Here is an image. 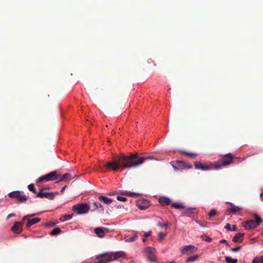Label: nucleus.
<instances>
[{
    "mask_svg": "<svg viewBox=\"0 0 263 263\" xmlns=\"http://www.w3.org/2000/svg\"><path fill=\"white\" fill-rule=\"evenodd\" d=\"M201 237L202 238L203 240H204L205 241H208L209 242H211L212 240L211 238L206 235L202 236Z\"/></svg>",
    "mask_w": 263,
    "mask_h": 263,
    "instance_id": "nucleus-37",
    "label": "nucleus"
},
{
    "mask_svg": "<svg viewBox=\"0 0 263 263\" xmlns=\"http://www.w3.org/2000/svg\"><path fill=\"white\" fill-rule=\"evenodd\" d=\"M169 263H176V262H175V261H171V262H169Z\"/></svg>",
    "mask_w": 263,
    "mask_h": 263,
    "instance_id": "nucleus-54",
    "label": "nucleus"
},
{
    "mask_svg": "<svg viewBox=\"0 0 263 263\" xmlns=\"http://www.w3.org/2000/svg\"><path fill=\"white\" fill-rule=\"evenodd\" d=\"M236 157L233 156L232 154L229 153L224 155L222 158L214 162V169L218 170L221 166H226L233 162V160Z\"/></svg>",
    "mask_w": 263,
    "mask_h": 263,
    "instance_id": "nucleus-3",
    "label": "nucleus"
},
{
    "mask_svg": "<svg viewBox=\"0 0 263 263\" xmlns=\"http://www.w3.org/2000/svg\"><path fill=\"white\" fill-rule=\"evenodd\" d=\"M59 181H68L71 180V175L68 173H66L62 176L60 175V178L58 179Z\"/></svg>",
    "mask_w": 263,
    "mask_h": 263,
    "instance_id": "nucleus-22",
    "label": "nucleus"
},
{
    "mask_svg": "<svg viewBox=\"0 0 263 263\" xmlns=\"http://www.w3.org/2000/svg\"><path fill=\"white\" fill-rule=\"evenodd\" d=\"M147 160H156L153 156L139 157L137 154L129 155L120 154L113 157L111 161L104 164V166H100V171L105 173L107 171L116 172L126 168L136 167Z\"/></svg>",
    "mask_w": 263,
    "mask_h": 263,
    "instance_id": "nucleus-1",
    "label": "nucleus"
},
{
    "mask_svg": "<svg viewBox=\"0 0 263 263\" xmlns=\"http://www.w3.org/2000/svg\"><path fill=\"white\" fill-rule=\"evenodd\" d=\"M197 249V248L193 245H187L181 249V252L182 254L190 255L191 253L196 252Z\"/></svg>",
    "mask_w": 263,
    "mask_h": 263,
    "instance_id": "nucleus-12",
    "label": "nucleus"
},
{
    "mask_svg": "<svg viewBox=\"0 0 263 263\" xmlns=\"http://www.w3.org/2000/svg\"><path fill=\"white\" fill-rule=\"evenodd\" d=\"M121 194L122 195H126V196H131V197H138V196H140V194L139 193L129 192L127 191H124L121 192Z\"/></svg>",
    "mask_w": 263,
    "mask_h": 263,
    "instance_id": "nucleus-21",
    "label": "nucleus"
},
{
    "mask_svg": "<svg viewBox=\"0 0 263 263\" xmlns=\"http://www.w3.org/2000/svg\"><path fill=\"white\" fill-rule=\"evenodd\" d=\"M172 207L177 209H183L184 206L180 203H173L171 204Z\"/></svg>",
    "mask_w": 263,
    "mask_h": 263,
    "instance_id": "nucleus-28",
    "label": "nucleus"
},
{
    "mask_svg": "<svg viewBox=\"0 0 263 263\" xmlns=\"http://www.w3.org/2000/svg\"><path fill=\"white\" fill-rule=\"evenodd\" d=\"M72 216H73V214L65 215L60 218V220L62 222H64V221H67V220H70V219L72 218Z\"/></svg>",
    "mask_w": 263,
    "mask_h": 263,
    "instance_id": "nucleus-26",
    "label": "nucleus"
},
{
    "mask_svg": "<svg viewBox=\"0 0 263 263\" xmlns=\"http://www.w3.org/2000/svg\"><path fill=\"white\" fill-rule=\"evenodd\" d=\"M98 199L100 201L103 202L106 204H110L112 202V200L111 198L103 196H99Z\"/></svg>",
    "mask_w": 263,
    "mask_h": 263,
    "instance_id": "nucleus-19",
    "label": "nucleus"
},
{
    "mask_svg": "<svg viewBox=\"0 0 263 263\" xmlns=\"http://www.w3.org/2000/svg\"><path fill=\"white\" fill-rule=\"evenodd\" d=\"M61 232V230L59 228H57L53 229L50 233L49 234L50 235L53 236L57 234H59Z\"/></svg>",
    "mask_w": 263,
    "mask_h": 263,
    "instance_id": "nucleus-29",
    "label": "nucleus"
},
{
    "mask_svg": "<svg viewBox=\"0 0 263 263\" xmlns=\"http://www.w3.org/2000/svg\"><path fill=\"white\" fill-rule=\"evenodd\" d=\"M15 215L13 213H12V214H10L8 216H7V219H9L10 217H12L13 216H15Z\"/></svg>",
    "mask_w": 263,
    "mask_h": 263,
    "instance_id": "nucleus-46",
    "label": "nucleus"
},
{
    "mask_svg": "<svg viewBox=\"0 0 263 263\" xmlns=\"http://www.w3.org/2000/svg\"><path fill=\"white\" fill-rule=\"evenodd\" d=\"M117 200L120 201H126L127 200V198L124 197L122 196H118L117 198Z\"/></svg>",
    "mask_w": 263,
    "mask_h": 263,
    "instance_id": "nucleus-40",
    "label": "nucleus"
},
{
    "mask_svg": "<svg viewBox=\"0 0 263 263\" xmlns=\"http://www.w3.org/2000/svg\"><path fill=\"white\" fill-rule=\"evenodd\" d=\"M261 260V256L256 257L252 261V263H260Z\"/></svg>",
    "mask_w": 263,
    "mask_h": 263,
    "instance_id": "nucleus-38",
    "label": "nucleus"
},
{
    "mask_svg": "<svg viewBox=\"0 0 263 263\" xmlns=\"http://www.w3.org/2000/svg\"><path fill=\"white\" fill-rule=\"evenodd\" d=\"M28 190H29L30 191H31V192H32L34 194H35L36 195V197H37V193H38V192H37L35 190L34 184H33V183L30 184L28 186Z\"/></svg>",
    "mask_w": 263,
    "mask_h": 263,
    "instance_id": "nucleus-34",
    "label": "nucleus"
},
{
    "mask_svg": "<svg viewBox=\"0 0 263 263\" xmlns=\"http://www.w3.org/2000/svg\"><path fill=\"white\" fill-rule=\"evenodd\" d=\"M152 233V232L151 231H149L147 232H145L144 233V236L145 237H147L150 236L151 235Z\"/></svg>",
    "mask_w": 263,
    "mask_h": 263,
    "instance_id": "nucleus-43",
    "label": "nucleus"
},
{
    "mask_svg": "<svg viewBox=\"0 0 263 263\" xmlns=\"http://www.w3.org/2000/svg\"><path fill=\"white\" fill-rule=\"evenodd\" d=\"M146 253L147 254V258L149 261L153 262L156 260V258L155 253V249L151 247H148L146 249Z\"/></svg>",
    "mask_w": 263,
    "mask_h": 263,
    "instance_id": "nucleus-11",
    "label": "nucleus"
},
{
    "mask_svg": "<svg viewBox=\"0 0 263 263\" xmlns=\"http://www.w3.org/2000/svg\"><path fill=\"white\" fill-rule=\"evenodd\" d=\"M146 238H144L142 239V241H143V242H145V241H146Z\"/></svg>",
    "mask_w": 263,
    "mask_h": 263,
    "instance_id": "nucleus-51",
    "label": "nucleus"
},
{
    "mask_svg": "<svg viewBox=\"0 0 263 263\" xmlns=\"http://www.w3.org/2000/svg\"><path fill=\"white\" fill-rule=\"evenodd\" d=\"M260 197H261V198H262V197H263V193H261V194H260Z\"/></svg>",
    "mask_w": 263,
    "mask_h": 263,
    "instance_id": "nucleus-53",
    "label": "nucleus"
},
{
    "mask_svg": "<svg viewBox=\"0 0 263 263\" xmlns=\"http://www.w3.org/2000/svg\"><path fill=\"white\" fill-rule=\"evenodd\" d=\"M220 243H225L227 246H229L228 243L227 242V241L225 239H222L220 241Z\"/></svg>",
    "mask_w": 263,
    "mask_h": 263,
    "instance_id": "nucleus-44",
    "label": "nucleus"
},
{
    "mask_svg": "<svg viewBox=\"0 0 263 263\" xmlns=\"http://www.w3.org/2000/svg\"><path fill=\"white\" fill-rule=\"evenodd\" d=\"M168 223L166 222V223H164V224H159V225L161 227H167L168 226Z\"/></svg>",
    "mask_w": 263,
    "mask_h": 263,
    "instance_id": "nucleus-45",
    "label": "nucleus"
},
{
    "mask_svg": "<svg viewBox=\"0 0 263 263\" xmlns=\"http://www.w3.org/2000/svg\"><path fill=\"white\" fill-rule=\"evenodd\" d=\"M66 185L64 186L62 189V190H61V193L62 194H63V193H64V190H65V189H66Z\"/></svg>",
    "mask_w": 263,
    "mask_h": 263,
    "instance_id": "nucleus-47",
    "label": "nucleus"
},
{
    "mask_svg": "<svg viewBox=\"0 0 263 263\" xmlns=\"http://www.w3.org/2000/svg\"><path fill=\"white\" fill-rule=\"evenodd\" d=\"M73 211L78 214H84L87 213L90 210V206L86 203H80L74 205L72 207Z\"/></svg>",
    "mask_w": 263,
    "mask_h": 263,
    "instance_id": "nucleus-6",
    "label": "nucleus"
},
{
    "mask_svg": "<svg viewBox=\"0 0 263 263\" xmlns=\"http://www.w3.org/2000/svg\"><path fill=\"white\" fill-rule=\"evenodd\" d=\"M180 152L182 153V154H184L186 155H188L189 156L191 157H196L197 156V154H195V153H187V152H184V151H180Z\"/></svg>",
    "mask_w": 263,
    "mask_h": 263,
    "instance_id": "nucleus-35",
    "label": "nucleus"
},
{
    "mask_svg": "<svg viewBox=\"0 0 263 263\" xmlns=\"http://www.w3.org/2000/svg\"><path fill=\"white\" fill-rule=\"evenodd\" d=\"M243 236L244 233H236L233 238V241L235 242H241L243 239Z\"/></svg>",
    "mask_w": 263,
    "mask_h": 263,
    "instance_id": "nucleus-18",
    "label": "nucleus"
},
{
    "mask_svg": "<svg viewBox=\"0 0 263 263\" xmlns=\"http://www.w3.org/2000/svg\"><path fill=\"white\" fill-rule=\"evenodd\" d=\"M56 224H57V222H55L50 221V222H48L47 223H46V225L48 226L53 227Z\"/></svg>",
    "mask_w": 263,
    "mask_h": 263,
    "instance_id": "nucleus-42",
    "label": "nucleus"
},
{
    "mask_svg": "<svg viewBox=\"0 0 263 263\" xmlns=\"http://www.w3.org/2000/svg\"><path fill=\"white\" fill-rule=\"evenodd\" d=\"M150 205V202L145 199H139L137 201V206L141 210L148 209Z\"/></svg>",
    "mask_w": 263,
    "mask_h": 263,
    "instance_id": "nucleus-10",
    "label": "nucleus"
},
{
    "mask_svg": "<svg viewBox=\"0 0 263 263\" xmlns=\"http://www.w3.org/2000/svg\"><path fill=\"white\" fill-rule=\"evenodd\" d=\"M44 189V190H50V188L49 187H45Z\"/></svg>",
    "mask_w": 263,
    "mask_h": 263,
    "instance_id": "nucleus-50",
    "label": "nucleus"
},
{
    "mask_svg": "<svg viewBox=\"0 0 263 263\" xmlns=\"http://www.w3.org/2000/svg\"><path fill=\"white\" fill-rule=\"evenodd\" d=\"M254 217L255 221L249 220L245 222L243 227L246 229L249 230L256 228L261 222V219L257 214H254Z\"/></svg>",
    "mask_w": 263,
    "mask_h": 263,
    "instance_id": "nucleus-4",
    "label": "nucleus"
},
{
    "mask_svg": "<svg viewBox=\"0 0 263 263\" xmlns=\"http://www.w3.org/2000/svg\"><path fill=\"white\" fill-rule=\"evenodd\" d=\"M125 254L122 251L115 253L108 252L101 254L96 256V258L99 261L97 263H107L118 258L124 257Z\"/></svg>",
    "mask_w": 263,
    "mask_h": 263,
    "instance_id": "nucleus-2",
    "label": "nucleus"
},
{
    "mask_svg": "<svg viewBox=\"0 0 263 263\" xmlns=\"http://www.w3.org/2000/svg\"><path fill=\"white\" fill-rule=\"evenodd\" d=\"M197 223L200 225V226H201V227H204V226H203V225L202 223H200V222H197Z\"/></svg>",
    "mask_w": 263,
    "mask_h": 263,
    "instance_id": "nucleus-49",
    "label": "nucleus"
},
{
    "mask_svg": "<svg viewBox=\"0 0 263 263\" xmlns=\"http://www.w3.org/2000/svg\"><path fill=\"white\" fill-rule=\"evenodd\" d=\"M176 165H177L179 170H184V169H190L192 168V166L190 164H189L183 161H176Z\"/></svg>",
    "mask_w": 263,
    "mask_h": 263,
    "instance_id": "nucleus-16",
    "label": "nucleus"
},
{
    "mask_svg": "<svg viewBox=\"0 0 263 263\" xmlns=\"http://www.w3.org/2000/svg\"><path fill=\"white\" fill-rule=\"evenodd\" d=\"M28 197L25 195H21L17 198V200L19 202L25 203L28 200Z\"/></svg>",
    "mask_w": 263,
    "mask_h": 263,
    "instance_id": "nucleus-27",
    "label": "nucleus"
},
{
    "mask_svg": "<svg viewBox=\"0 0 263 263\" xmlns=\"http://www.w3.org/2000/svg\"><path fill=\"white\" fill-rule=\"evenodd\" d=\"M241 248V246H238L235 248H231V251L233 252H236L239 251Z\"/></svg>",
    "mask_w": 263,
    "mask_h": 263,
    "instance_id": "nucleus-39",
    "label": "nucleus"
},
{
    "mask_svg": "<svg viewBox=\"0 0 263 263\" xmlns=\"http://www.w3.org/2000/svg\"><path fill=\"white\" fill-rule=\"evenodd\" d=\"M21 195V191H16L10 192L8 194V196L9 197L12 198H18V197Z\"/></svg>",
    "mask_w": 263,
    "mask_h": 263,
    "instance_id": "nucleus-23",
    "label": "nucleus"
},
{
    "mask_svg": "<svg viewBox=\"0 0 263 263\" xmlns=\"http://www.w3.org/2000/svg\"><path fill=\"white\" fill-rule=\"evenodd\" d=\"M23 222H16L11 230L14 233L20 234L22 231Z\"/></svg>",
    "mask_w": 263,
    "mask_h": 263,
    "instance_id": "nucleus-14",
    "label": "nucleus"
},
{
    "mask_svg": "<svg viewBox=\"0 0 263 263\" xmlns=\"http://www.w3.org/2000/svg\"><path fill=\"white\" fill-rule=\"evenodd\" d=\"M230 205L232 206L231 208L230 209V210L233 213H235L238 211H239L241 210V208H240L238 206H236L235 205H233L232 203H230Z\"/></svg>",
    "mask_w": 263,
    "mask_h": 263,
    "instance_id": "nucleus-32",
    "label": "nucleus"
},
{
    "mask_svg": "<svg viewBox=\"0 0 263 263\" xmlns=\"http://www.w3.org/2000/svg\"><path fill=\"white\" fill-rule=\"evenodd\" d=\"M225 260L227 263H237L238 261L237 259H232L231 257H226Z\"/></svg>",
    "mask_w": 263,
    "mask_h": 263,
    "instance_id": "nucleus-33",
    "label": "nucleus"
},
{
    "mask_svg": "<svg viewBox=\"0 0 263 263\" xmlns=\"http://www.w3.org/2000/svg\"><path fill=\"white\" fill-rule=\"evenodd\" d=\"M199 258L198 255L192 256L188 257L186 260L187 262H192L196 260Z\"/></svg>",
    "mask_w": 263,
    "mask_h": 263,
    "instance_id": "nucleus-31",
    "label": "nucleus"
},
{
    "mask_svg": "<svg viewBox=\"0 0 263 263\" xmlns=\"http://www.w3.org/2000/svg\"><path fill=\"white\" fill-rule=\"evenodd\" d=\"M40 214V213H39L37 214H29V215L25 216L23 218V221L27 220V222L26 224V227L27 228H29L31 226H32V225L40 222L41 221V219L39 218H34L31 219H30V217H33L36 215H39Z\"/></svg>",
    "mask_w": 263,
    "mask_h": 263,
    "instance_id": "nucleus-7",
    "label": "nucleus"
},
{
    "mask_svg": "<svg viewBox=\"0 0 263 263\" xmlns=\"http://www.w3.org/2000/svg\"><path fill=\"white\" fill-rule=\"evenodd\" d=\"M224 228L226 229L228 231H236L237 230V228L236 225H232V228L231 226V224L229 223H227L224 227Z\"/></svg>",
    "mask_w": 263,
    "mask_h": 263,
    "instance_id": "nucleus-25",
    "label": "nucleus"
},
{
    "mask_svg": "<svg viewBox=\"0 0 263 263\" xmlns=\"http://www.w3.org/2000/svg\"><path fill=\"white\" fill-rule=\"evenodd\" d=\"M183 210L184 213L188 215L194 214L195 213H196V209L194 208H186L184 206Z\"/></svg>",
    "mask_w": 263,
    "mask_h": 263,
    "instance_id": "nucleus-20",
    "label": "nucleus"
},
{
    "mask_svg": "<svg viewBox=\"0 0 263 263\" xmlns=\"http://www.w3.org/2000/svg\"><path fill=\"white\" fill-rule=\"evenodd\" d=\"M165 236H166V234L163 233L162 232H159L158 234L159 240L161 241L162 239H163L165 237Z\"/></svg>",
    "mask_w": 263,
    "mask_h": 263,
    "instance_id": "nucleus-36",
    "label": "nucleus"
},
{
    "mask_svg": "<svg viewBox=\"0 0 263 263\" xmlns=\"http://www.w3.org/2000/svg\"><path fill=\"white\" fill-rule=\"evenodd\" d=\"M159 202L163 206L168 205L171 204V199L168 197L162 196L159 198Z\"/></svg>",
    "mask_w": 263,
    "mask_h": 263,
    "instance_id": "nucleus-17",
    "label": "nucleus"
},
{
    "mask_svg": "<svg viewBox=\"0 0 263 263\" xmlns=\"http://www.w3.org/2000/svg\"><path fill=\"white\" fill-rule=\"evenodd\" d=\"M53 193L54 194V195H58V194H59V193H58V192H55V193Z\"/></svg>",
    "mask_w": 263,
    "mask_h": 263,
    "instance_id": "nucleus-52",
    "label": "nucleus"
},
{
    "mask_svg": "<svg viewBox=\"0 0 263 263\" xmlns=\"http://www.w3.org/2000/svg\"><path fill=\"white\" fill-rule=\"evenodd\" d=\"M92 211L98 210L99 212L102 214L104 213V210L102 205L98 202H93L92 205Z\"/></svg>",
    "mask_w": 263,
    "mask_h": 263,
    "instance_id": "nucleus-15",
    "label": "nucleus"
},
{
    "mask_svg": "<svg viewBox=\"0 0 263 263\" xmlns=\"http://www.w3.org/2000/svg\"><path fill=\"white\" fill-rule=\"evenodd\" d=\"M172 167H173L174 170L175 171H177L178 170H179V168L178 167V166L176 165V163L174 164V163L173 162H172L171 163Z\"/></svg>",
    "mask_w": 263,
    "mask_h": 263,
    "instance_id": "nucleus-41",
    "label": "nucleus"
},
{
    "mask_svg": "<svg viewBox=\"0 0 263 263\" xmlns=\"http://www.w3.org/2000/svg\"><path fill=\"white\" fill-rule=\"evenodd\" d=\"M60 178V175L58 174L57 171H52L45 175L39 178L36 182H41L44 181H49L58 180Z\"/></svg>",
    "mask_w": 263,
    "mask_h": 263,
    "instance_id": "nucleus-5",
    "label": "nucleus"
},
{
    "mask_svg": "<svg viewBox=\"0 0 263 263\" xmlns=\"http://www.w3.org/2000/svg\"><path fill=\"white\" fill-rule=\"evenodd\" d=\"M108 232L109 231L108 229L103 227H97L94 229L95 233L100 238L103 237L105 234Z\"/></svg>",
    "mask_w": 263,
    "mask_h": 263,
    "instance_id": "nucleus-13",
    "label": "nucleus"
},
{
    "mask_svg": "<svg viewBox=\"0 0 263 263\" xmlns=\"http://www.w3.org/2000/svg\"><path fill=\"white\" fill-rule=\"evenodd\" d=\"M194 166L196 169L201 170L203 171L214 168V163H212L206 164L201 162L195 161L194 162Z\"/></svg>",
    "mask_w": 263,
    "mask_h": 263,
    "instance_id": "nucleus-8",
    "label": "nucleus"
},
{
    "mask_svg": "<svg viewBox=\"0 0 263 263\" xmlns=\"http://www.w3.org/2000/svg\"><path fill=\"white\" fill-rule=\"evenodd\" d=\"M260 263H263V256H261V260Z\"/></svg>",
    "mask_w": 263,
    "mask_h": 263,
    "instance_id": "nucleus-48",
    "label": "nucleus"
},
{
    "mask_svg": "<svg viewBox=\"0 0 263 263\" xmlns=\"http://www.w3.org/2000/svg\"><path fill=\"white\" fill-rule=\"evenodd\" d=\"M44 189H40L39 192L37 194V197L43 198L45 197L49 200H52L54 198V194L53 193H47L45 192Z\"/></svg>",
    "mask_w": 263,
    "mask_h": 263,
    "instance_id": "nucleus-9",
    "label": "nucleus"
},
{
    "mask_svg": "<svg viewBox=\"0 0 263 263\" xmlns=\"http://www.w3.org/2000/svg\"><path fill=\"white\" fill-rule=\"evenodd\" d=\"M217 215V212L215 209H212L209 213L208 216L206 217V219L208 220H211V218Z\"/></svg>",
    "mask_w": 263,
    "mask_h": 263,
    "instance_id": "nucleus-24",
    "label": "nucleus"
},
{
    "mask_svg": "<svg viewBox=\"0 0 263 263\" xmlns=\"http://www.w3.org/2000/svg\"><path fill=\"white\" fill-rule=\"evenodd\" d=\"M137 237H138V235L135 234L133 236L127 238L125 239V242H133L137 239Z\"/></svg>",
    "mask_w": 263,
    "mask_h": 263,
    "instance_id": "nucleus-30",
    "label": "nucleus"
}]
</instances>
